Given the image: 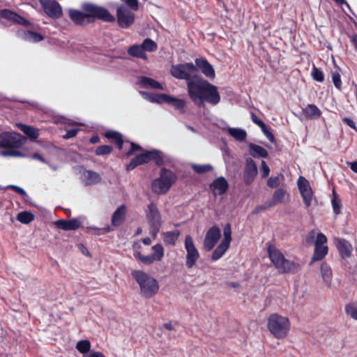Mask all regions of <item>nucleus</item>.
<instances>
[{"label": "nucleus", "mask_w": 357, "mask_h": 357, "mask_svg": "<svg viewBox=\"0 0 357 357\" xmlns=\"http://www.w3.org/2000/svg\"><path fill=\"white\" fill-rule=\"evenodd\" d=\"M170 73L176 79L186 81L188 96L195 104L206 102L215 105L220 102L218 87L197 75V68L194 63L186 62L172 65Z\"/></svg>", "instance_id": "f257e3e1"}, {"label": "nucleus", "mask_w": 357, "mask_h": 357, "mask_svg": "<svg viewBox=\"0 0 357 357\" xmlns=\"http://www.w3.org/2000/svg\"><path fill=\"white\" fill-rule=\"evenodd\" d=\"M82 11L70 9L69 17L77 25L86 26L94 23L96 20H101L105 22H114L115 17L105 7L85 2L82 4Z\"/></svg>", "instance_id": "f03ea898"}, {"label": "nucleus", "mask_w": 357, "mask_h": 357, "mask_svg": "<svg viewBox=\"0 0 357 357\" xmlns=\"http://www.w3.org/2000/svg\"><path fill=\"white\" fill-rule=\"evenodd\" d=\"M26 138L20 133L4 132L0 134V147L9 149L1 152L4 157H22L23 153L14 150L20 149L25 142Z\"/></svg>", "instance_id": "7ed1b4c3"}, {"label": "nucleus", "mask_w": 357, "mask_h": 357, "mask_svg": "<svg viewBox=\"0 0 357 357\" xmlns=\"http://www.w3.org/2000/svg\"><path fill=\"white\" fill-rule=\"evenodd\" d=\"M131 275L139 284L144 297L150 298L158 293L160 288L158 282L148 273L142 271L134 270L131 272Z\"/></svg>", "instance_id": "20e7f679"}, {"label": "nucleus", "mask_w": 357, "mask_h": 357, "mask_svg": "<svg viewBox=\"0 0 357 357\" xmlns=\"http://www.w3.org/2000/svg\"><path fill=\"white\" fill-rule=\"evenodd\" d=\"M176 181L177 176L174 172L162 167L160 171L159 177L152 181L151 190L156 195H165Z\"/></svg>", "instance_id": "39448f33"}, {"label": "nucleus", "mask_w": 357, "mask_h": 357, "mask_svg": "<svg viewBox=\"0 0 357 357\" xmlns=\"http://www.w3.org/2000/svg\"><path fill=\"white\" fill-rule=\"evenodd\" d=\"M268 328L277 339L286 337L290 329V322L287 317L278 314H271L268 319Z\"/></svg>", "instance_id": "423d86ee"}, {"label": "nucleus", "mask_w": 357, "mask_h": 357, "mask_svg": "<svg viewBox=\"0 0 357 357\" xmlns=\"http://www.w3.org/2000/svg\"><path fill=\"white\" fill-rule=\"evenodd\" d=\"M268 252L271 262L280 273H295L298 271V264L285 259L282 253L275 248L269 247Z\"/></svg>", "instance_id": "0eeeda50"}, {"label": "nucleus", "mask_w": 357, "mask_h": 357, "mask_svg": "<svg viewBox=\"0 0 357 357\" xmlns=\"http://www.w3.org/2000/svg\"><path fill=\"white\" fill-rule=\"evenodd\" d=\"M145 214L146 220L150 226V234L152 236L155 237L160 231L162 225L161 215L157 205L153 202H151L147 206Z\"/></svg>", "instance_id": "6e6552de"}, {"label": "nucleus", "mask_w": 357, "mask_h": 357, "mask_svg": "<svg viewBox=\"0 0 357 357\" xmlns=\"http://www.w3.org/2000/svg\"><path fill=\"white\" fill-rule=\"evenodd\" d=\"M184 246L187 252L185 266L188 268H192L195 265L200 256L190 235L185 236Z\"/></svg>", "instance_id": "1a4fd4ad"}, {"label": "nucleus", "mask_w": 357, "mask_h": 357, "mask_svg": "<svg viewBox=\"0 0 357 357\" xmlns=\"http://www.w3.org/2000/svg\"><path fill=\"white\" fill-rule=\"evenodd\" d=\"M116 17L119 26L128 29L134 23L135 15L125 5H121L116 9Z\"/></svg>", "instance_id": "9d476101"}, {"label": "nucleus", "mask_w": 357, "mask_h": 357, "mask_svg": "<svg viewBox=\"0 0 357 357\" xmlns=\"http://www.w3.org/2000/svg\"><path fill=\"white\" fill-rule=\"evenodd\" d=\"M142 155L144 164L153 161L157 166H162L170 161L169 157L158 149L146 151Z\"/></svg>", "instance_id": "9b49d317"}, {"label": "nucleus", "mask_w": 357, "mask_h": 357, "mask_svg": "<svg viewBox=\"0 0 357 357\" xmlns=\"http://www.w3.org/2000/svg\"><path fill=\"white\" fill-rule=\"evenodd\" d=\"M45 13L52 19H59L62 15L61 5L56 0H38Z\"/></svg>", "instance_id": "f8f14e48"}, {"label": "nucleus", "mask_w": 357, "mask_h": 357, "mask_svg": "<svg viewBox=\"0 0 357 357\" xmlns=\"http://www.w3.org/2000/svg\"><path fill=\"white\" fill-rule=\"evenodd\" d=\"M297 185L305 206L307 208L310 207L313 197V192L310 182L305 177L299 176Z\"/></svg>", "instance_id": "ddd939ff"}, {"label": "nucleus", "mask_w": 357, "mask_h": 357, "mask_svg": "<svg viewBox=\"0 0 357 357\" xmlns=\"http://www.w3.org/2000/svg\"><path fill=\"white\" fill-rule=\"evenodd\" d=\"M220 229L213 226L206 232L204 240V248L206 251H211L220 238Z\"/></svg>", "instance_id": "4468645a"}, {"label": "nucleus", "mask_w": 357, "mask_h": 357, "mask_svg": "<svg viewBox=\"0 0 357 357\" xmlns=\"http://www.w3.org/2000/svg\"><path fill=\"white\" fill-rule=\"evenodd\" d=\"M2 19L14 24L23 25L24 26H29L30 25L29 20L9 9L0 10V20Z\"/></svg>", "instance_id": "2eb2a0df"}, {"label": "nucleus", "mask_w": 357, "mask_h": 357, "mask_svg": "<svg viewBox=\"0 0 357 357\" xmlns=\"http://www.w3.org/2000/svg\"><path fill=\"white\" fill-rule=\"evenodd\" d=\"M257 166L255 162L250 158L245 159V167L243 172V181L249 185L255 180L257 175Z\"/></svg>", "instance_id": "dca6fc26"}, {"label": "nucleus", "mask_w": 357, "mask_h": 357, "mask_svg": "<svg viewBox=\"0 0 357 357\" xmlns=\"http://www.w3.org/2000/svg\"><path fill=\"white\" fill-rule=\"evenodd\" d=\"M195 66L197 68V73L200 70L207 78L213 79L215 73L213 66L204 57L197 58Z\"/></svg>", "instance_id": "f3484780"}, {"label": "nucleus", "mask_w": 357, "mask_h": 357, "mask_svg": "<svg viewBox=\"0 0 357 357\" xmlns=\"http://www.w3.org/2000/svg\"><path fill=\"white\" fill-rule=\"evenodd\" d=\"M209 188L215 197L222 195L229 189V183L224 176H220L213 181L209 185Z\"/></svg>", "instance_id": "a211bd4d"}, {"label": "nucleus", "mask_w": 357, "mask_h": 357, "mask_svg": "<svg viewBox=\"0 0 357 357\" xmlns=\"http://www.w3.org/2000/svg\"><path fill=\"white\" fill-rule=\"evenodd\" d=\"M334 243L338 250L340 256L342 259L351 257L353 247L347 240L342 238H335Z\"/></svg>", "instance_id": "6ab92c4d"}, {"label": "nucleus", "mask_w": 357, "mask_h": 357, "mask_svg": "<svg viewBox=\"0 0 357 357\" xmlns=\"http://www.w3.org/2000/svg\"><path fill=\"white\" fill-rule=\"evenodd\" d=\"M56 228L64 231H74L79 229L81 226V222L77 218L70 220L60 219L54 222Z\"/></svg>", "instance_id": "aec40b11"}, {"label": "nucleus", "mask_w": 357, "mask_h": 357, "mask_svg": "<svg viewBox=\"0 0 357 357\" xmlns=\"http://www.w3.org/2000/svg\"><path fill=\"white\" fill-rule=\"evenodd\" d=\"M102 176L95 171L84 169L82 172V181L84 185H93L100 183Z\"/></svg>", "instance_id": "412c9836"}, {"label": "nucleus", "mask_w": 357, "mask_h": 357, "mask_svg": "<svg viewBox=\"0 0 357 357\" xmlns=\"http://www.w3.org/2000/svg\"><path fill=\"white\" fill-rule=\"evenodd\" d=\"M127 209L124 204L119 206L114 212L112 216V225L114 227L121 226L126 216Z\"/></svg>", "instance_id": "4be33fe9"}, {"label": "nucleus", "mask_w": 357, "mask_h": 357, "mask_svg": "<svg viewBox=\"0 0 357 357\" xmlns=\"http://www.w3.org/2000/svg\"><path fill=\"white\" fill-rule=\"evenodd\" d=\"M302 114L307 119H317L321 116V111L314 104H308L302 109Z\"/></svg>", "instance_id": "5701e85b"}, {"label": "nucleus", "mask_w": 357, "mask_h": 357, "mask_svg": "<svg viewBox=\"0 0 357 357\" xmlns=\"http://www.w3.org/2000/svg\"><path fill=\"white\" fill-rule=\"evenodd\" d=\"M140 93L144 96L147 100L153 103H166L167 102V99L169 98V95L165 93H151L143 91H141Z\"/></svg>", "instance_id": "b1692460"}, {"label": "nucleus", "mask_w": 357, "mask_h": 357, "mask_svg": "<svg viewBox=\"0 0 357 357\" xmlns=\"http://www.w3.org/2000/svg\"><path fill=\"white\" fill-rule=\"evenodd\" d=\"M250 154L255 158H266L268 156V151L261 146L253 143L249 144Z\"/></svg>", "instance_id": "393cba45"}, {"label": "nucleus", "mask_w": 357, "mask_h": 357, "mask_svg": "<svg viewBox=\"0 0 357 357\" xmlns=\"http://www.w3.org/2000/svg\"><path fill=\"white\" fill-rule=\"evenodd\" d=\"M139 84L144 88H151L160 90L163 89V86L160 82L148 77H140Z\"/></svg>", "instance_id": "a878e982"}, {"label": "nucleus", "mask_w": 357, "mask_h": 357, "mask_svg": "<svg viewBox=\"0 0 357 357\" xmlns=\"http://www.w3.org/2000/svg\"><path fill=\"white\" fill-rule=\"evenodd\" d=\"M287 195V192L286 190L283 188H278L277 189L273 196L271 200H268L271 204L269 206H276L279 204H282L284 202L285 196Z\"/></svg>", "instance_id": "bb28decb"}, {"label": "nucleus", "mask_w": 357, "mask_h": 357, "mask_svg": "<svg viewBox=\"0 0 357 357\" xmlns=\"http://www.w3.org/2000/svg\"><path fill=\"white\" fill-rule=\"evenodd\" d=\"M105 137L112 140L116 145L119 150L122 149L123 139L120 132L114 130H108L105 133Z\"/></svg>", "instance_id": "cd10ccee"}, {"label": "nucleus", "mask_w": 357, "mask_h": 357, "mask_svg": "<svg viewBox=\"0 0 357 357\" xmlns=\"http://www.w3.org/2000/svg\"><path fill=\"white\" fill-rule=\"evenodd\" d=\"M17 127L31 139H36L39 136L38 130L32 126L20 123L17 124Z\"/></svg>", "instance_id": "c85d7f7f"}, {"label": "nucleus", "mask_w": 357, "mask_h": 357, "mask_svg": "<svg viewBox=\"0 0 357 357\" xmlns=\"http://www.w3.org/2000/svg\"><path fill=\"white\" fill-rule=\"evenodd\" d=\"M128 53L129 55L136 58H140L144 60L147 59L146 54L144 52L141 45H131L128 50Z\"/></svg>", "instance_id": "c756f323"}, {"label": "nucleus", "mask_w": 357, "mask_h": 357, "mask_svg": "<svg viewBox=\"0 0 357 357\" xmlns=\"http://www.w3.org/2000/svg\"><path fill=\"white\" fill-rule=\"evenodd\" d=\"M229 244L221 241V243L216 247L212 254V261H217L220 259L229 249Z\"/></svg>", "instance_id": "7c9ffc66"}, {"label": "nucleus", "mask_w": 357, "mask_h": 357, "mask_svg": "<svg viewBox=\"0 0 357 357\" xmlns=\"http://www.w3.org/2000/svg\"><path fill=\"white\" fill-rule=\"evenodd\" d=\"M328 253V246H314V251L310 264L316 261L323 259Z\"/></svg>", "instance_id": "2f4dec72"}, {"label": "nucleus", "mask_w": 357, "mask_h": 357, "mask_svg": "<svg viewBox=\"0 0 357 357\" xmlns=\"http://www.w3.org/2000/svg\"><path fill=\"white\" fill-rule=\"evenodd\" d=\"M321 273L323 280L326 282L328 287H330L331 284V278H332V271L329 265L324 262L321 265Z\"/></svg>", "instance_id": "473e14b6"}, {"label": "nucleus", "mask_w": 357, "mask_h": 357, "mask_svg": "<svg viewBox=\"0 0 357 357\" xmlns=\"http://www.w3.org/2000/svg\"><path fill=\"white\" fill-rule=\"evenodd\" d=\"M228 133L238 142L245 141L247 137L246 131L238 128H229L228 129Z\"/></svg>", "instance_id": "72a5a7b5"}, {"label": "nucleus", "mask_w": 357, "mask_h": 357, "mask_svg": "<svg viewBox=\"0 0 357 357\" xmlns=\"http://www.w3.org/2000/svg\"><path fill=\"white\" fill-rule=\"evenodd\" d=\"M169 98L167 99V102L166 103L169 105H172L176 109L181 111V113H184V107L185 106V101L183 99L177 98L169 95Z\"/></svg>", "instance_id": "f704fd0d"}, {"label": "nucleus", "mask_w": 357, "mask_h": 357, "mask_svg": "<svg viewBox=\"0 0 357 357\" xmlns=\"http://www.w3.org/2000/svg\"><path fill=\"white\" fill-rule=\"evenodd\" d=\"M179 236L178 231H167L163 233L164 241L167 245H175Z\"/></svg>", "instance_id": "c9c22d12"}, {"label": "nucleus", "mask_w": 357, "mask_h": 357, "mask_svg": "<svg viewBox=\"0 0 357 357\" xmlns=\"http://www.w3.org/2000/svg\"><path fill=\"white\" fill-rule=\"evenodd\" d=\"M24 38L30 42L37 43L44 40V36L33 31H26L24 33Z\"/></svg>", "instance_id": "e433bc0d"}, {"label": "nucleus", "mask_w": 357, "mask_h": 357, "mask_svg": "<svg viewBox=\"0 0 357 357\" xmlns=\"http://www.w3.org/2000/svg\"><path fill=\"white\" fill-rule=\"evenodd\" d=\"M76 349L82 354L83 356L89 354L90 352L91 349V342L88 340H82L78 341L76 345Z\"/></svg>", "instance_id": "4c0bfd02"}, {"label": "nucleus", "mask_w": 357, "mask_h": 357, "mask_svg": "<svg viewBox=\"0 0 357 357\" xmlns=\"http://www.w3.org/2000/svg\"><path fill=\"white\" fill-rule=\"evenodd\" d=\"M191 167L195 173L199 174L209 172L213 169V166L210 164H205V165L192 164Z\"/></svg>", "instance_id": "58836bf2"}, {"label": "nucleus", "mask_w": 357, "mask_h": 357, "mask_svg": "<svg viewBox=\"0 0 357 357\" xmlns=\"http://www.w3.org/2000/svg\"><path fill=\"white\" fill-rule=\"evenodd\" d=\"M144 160L142 158V153L137 155L135 158H133L130 162L126 165L127 171H132L137 166L140 165H144Z\"/></svg>", "instance_id": "ea45409f"}, {"label": "nucleus", "mask_w": 357, "mask_h": 357, "mask_svg": "<svg viewBox=\"0 0 357 357\" xmlns=\"http://www.w3.org/2000/svg\"><path fill=\"white\" fill-rule=\"evenodd\" d=\"M134 257L146 265H150L156 261L152 255L145 256L139 252H135Z\"/></svg>", "instance_id": "a19ab883"}, {"label": "nucleus", "mask_w": 357, "mask_h": 357, "mask_svg": "<svg viewBox=\"0 0 357 357\" xmlns=\"http://www.w3.org/2000/svg\"><path fill=\"white\" fill-rule=\"evenodd\" d=\"M141 45L144 52L146 51L155 52L158 48L156 43L151 38L144 39Z\"/></svg>", "instance_id": "79ce46f5"}, {"label": "nucleus", "mask_w": 357, "mask_h": 357, "mask_svg": "<svg viewBox=\"0 0 357 357\" xmlns=\"http://www.w3.org/2000/svg\"><path fill=\"white\" fill-rule=\"evenodd\" d=\"M345 312L352 319L357 321V301L347 304L345 305Z\"/></svg>", "instance_id": "37998d69"}, {"label": "nucleus", "mask_w": 357, "mask_h": 357, "mask_svg": "<svg viewBox=\"0 0 357 357\" xmlns=\"http://www.w3.org/2000/svg\"><path fill=\"white\" fill-rule=\"evenodd\" d=\"M17 219L23 224H29L34 219V215L31 213L24 211L18 213Z\"/></svg>", "instance_id": "c03bdc74"}, {"label": "nucleus", "mask_w": 357, "mask_h": 357, "mask_svg": "<svg viewBox=\"0 0 357 357\" xmlns=\"http://www.w3.org/2000/svg\"><path fill=\"white\" fill-rule=\"evenodd\" d=\"M152 250L154 252V254L152 255L154 257L155 259L157 261H161L164 257V248L162 245L160 243H157L152 247Z\"/></svg>", "instance_id": "a18cd8bd"}, {"label": "nucleus", "mask_w": 357, "mask_h": 357, "mask_svg": "<svg viewBox=\"0 0 357 357\" xmlns=\"http://www.w3.org/2000/svg\"><path fill=\"white\" fill-rule=\"evenodd\" d=\"M331 204L333 209V212L335 215L341 213L342 203L340 199L337 198V196L335 191H333V197L331 200Z\"/></svg>", "instance_id": "49530a36"}, {"label": "nucleus", "mask_w": 357, "mask_h": 357, "mask_svg": "<svg viewBox=\"0 0 357 357\" xmlns=\"http://www.w3.org/2000/svg\"><path fill=\"white\" fill-rule=\"evenodd\" d=\"M223 235H224V238L222 241L230 245V243L232 240L231 225L230 223H227L225 225V227L223 228Z\"/></svg>", "instance_id": "de8ad7c7"}, {"label": "nucleus", "mask_w": 357, "mask_h": 357, "mask_svg": "<svg viewBox=\"0 0 357 357\" xmlns=\"http://www.w3.org/2000/svg\"><path fill=\"white\" fill-rule=\"evenodd\" d=\"M311 75L314 80L322 82L324 80V75L321 69L317 68L314 65H313V68L312 69Z\"/></svg>", "instance_id": "09e8293b"}, {"label": "nucleus", "mask_w": 357, "mask_h": 357, "mask_svg": "<svg viewBox=\"0 0 357 357\" xmlns=\"http://www.w3.org/2000/svg\"><path fill=\"white\" fill-rule=\"evenodd\" d=\"M113 151V146L111 145H101L96 148V154L97 155H105L110 154Z\"/></svg>", "instance_id": "8fccbe9b"}, {"label": "nucleus", "mask_w": 357, "mask_h": 357, "mask_svg": "<svg viewBox=\"0 0 357 357\" xmlns=\"http://www.w3.org/2000/svg\"><path fill=\"white\" fill-rule=\"evenodd\" d=\"M332 80L335 85V86L338 89L341 90L342 89V81L341 77L338 72L334 71L332 72Z\"/></svg>", "instance_id": "3c124183"}, {"label": "nucleus", "mask_w": 357, "mask_h": 357, "mask_svg": "<svg viewBox=\"0 0 357 357\" xmlns=\"http://www.w3.org/2000/svg\"><path fill=\"white\" fill-rule=\"evenodd\" d=\"M280 184V176H271L267 181V185L271 188H275Z\"/></svg>", "instance_id": "603ef678"}, {"label": "nucleus", "mask_w": 357, "mask_h": 357, "mask_svg": "<svg viewBox=\"0 0 357 357\" xmlns=\"http://www.w3.org/2000/svg\"><path fill=\"white\" fill-rule=\"evenodd\" d=\"M269 204H271V203L269 202V201H267L262 205L257 206L255 208V209L252 211V214H258L262 211H266V209H268L271 207H273L272 206H269Z\"/></svg>", "instance_id": "864d4df0"}, {"label": "nucleus", "mask_w": 357, "mask_h": 357, "mask_svg": "<svg viewBox=\"0 0 357 357\" xmlns=\"http://www.w3.org/2000/svg\"><path fill=\"white\" fill-rule=\"evenodd\" d=\"M327 242V238L326 236L322 234L319 233L317 236L315 242H314V246H324V244Z\"/></svg>", "instance_id": "5fc2aeb1"}, {"label": "nucleus", "mask_w": 357, "mask_h": 357, "mask_svg": "<svg viewBox=\"0 0 357 357\" xmlns=\"http://www.w3.org/2000/svg\"><path fill=\"white\" fill-rule=\"evenodd\" d=\"M3 189H12L22 196H27L26 191L23 188L15 185H8L3 188Z\"/></svg>", "instance_id": "6e6d98bb"}, {"label": "nucleus", "mask_w": 357, "mask_h": 357, "mask_svg": "<svg viewBox=\"0 0 357 357\" xmlns=\"http://www.w3.org/2000/svg\"><path fill=\"white\" fill-rule=\"evenodd\" d=\"M129 7L130 10L136 11L139 8L138 0H122Z\"/></svg>", "instance_id": "4d7b16f0"}, {"label": "nucleus", "mask_w": 357, "mask_h": 357, "mask_svg": "<svg viewBox=\"0 0 357 357\" xmlns=\"http://www.w3.org/2000/svg\"><path fill=\"white\" fill-rule=\"evenodd\" d=\"M261 177L266 178L270 173L269 167L267 165L266 162L264 160L261 162Z\"/></svg>", "instance_id": "13d9d810"}, {"label": "nucleus", "mask_w": 357, "mask_h": 357, "mask_svg": "<svg viewBox=\"0 0 357 357\" xmlns=\"http://www.w3.org/2000/svg\"><path fill=\"white\" fill-rule=\"evenodd\" d=\"M141 150H142V148L139 144H137L134 142H131L130 149L127 152L126 155L129 157L133 155L135 152Z\"/></svg>", "instance_id": "bf43d9fd"}, {"label": "nucleus", "mask_w": 357, "mask_h": 357, "mask_svg": "<svg viewBox=\"0 0 357 357\" xmlns=\"http://www.w3.org/2000/svg\"><path fill=\"white\" fill-rule=\"evenodd\" d=\"M92 229L97 231V232L96 234L98 235L105 234L112 231V228L109 225H107L106 227H104L102 228H92Z\"/></svg>", "instance_id": "052dcab7"}, {"label": "nucleus", "mask_w": 357, "mask_h": 357, "mask_svg": "<svg viewBox=\"0 0 357 357\" xmlns=\"http://www.w3.org/2000/svg\"><path fill=\"white\" fill-rule=\"evenodd\" d=\"M79 130V129L78 128L70 129L66 132V133L63 136V137L66 139L72 138L76 136Z\"/></svg>", "instance_id": "680f3d73"}, {"label": "nucleus", "mask_w": 357, "mask_h": 357, "mask_svg": "<svg viewBox=\"0 0 357 357\" xmlns=\"http://www.w3.org/2000/svg\"><path fill=\"white\" fill-rule=\"evenodd\" d=\"M343 122L346 123L349 127L354 129L357 132V128L356 126V123L350 117H344L342 119Z\"/></svg>", "instance_id": "e2e57ef3"}, {"label": "nucleus", "mask_w": 357, "mask_h": 357, "mask_svg": "<svg viewBox=\"0 0 357 357\" xmlns=\"http://www.w3.org/2000/svg\"><path fill=\"white\" fill-rule=\"evenodd\" d=\"M314 238H315V232L312 230L308 232V234L306 236V243L309 245L312 244L314 243Z\"/></svg>", "instance_id": "0e129e2a"}, {"label": "nucleus", "mask_w": 357, "mask_h": 357, "mask_svg": "<svg viewBox=\"0 0 357 357\" xmlns=\"http://www.w3.org/2000/svg\"><path fill=\"white\" fill-rule=\"evenodd\" d=\"M262 132L265 135V136L271 143H274L275 142V138L273 134L268 129H266Z\"/></svg>", "instance_id": "69168bd1"}, {"label": "nucleus", "mask_w": 357, "mask_h": 357, "mask_svg": "<svg viewBox=\"0 0 357 357\" xmlns=\"http://www.w3.org/2000/svg\"><path fill=\"white\" fill-rule=\"evenodd\" d=\"M84 357H105L100 351H90L89 354L84 355Z\"/></svg>", "instance_id": "338daca9"}, {"label": "nucleus", "mask_w": 357, "mask_h": 357, "mask_svg": "<svg viewBox=\"0 0 357 357\" xmlns=\"http://www.w3.org/2000/svg\"><path fill=\"white\" fill-rule=\"evenodd\" d=\"M31 158L38 160L43 163L48 164L47 161L38 153H34L31 155Z\"/></svg>", "instance_id": "774afa93"}]
</instances>
